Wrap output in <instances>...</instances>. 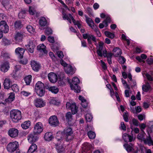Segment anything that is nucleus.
<instances>
[{"label": "nucleus", "mask_w": 153, "mask_h": 153, "mask_svg": "<svg viewBox=\"0 0 153 153\" xmlns=\"http://www.w3.org/2000/svg\"><path fill=\"white\" fill-rule=\"evenodd\" d=\"M9 58L8 54L4 51H2L0 55V58L2 59H6Z\"/></svg>", "instance_id": "obj_30"}, {"label": "nucleus", "mask_w": 153, "mask_h": 153, "mask_svg": "<svg viewBox=\"0 0 153 153\" xmlns=\"http://www.w3.org/2000/svg\"><path fill=\"white\" fill-rule=\"evenodd\" d=\"M50 102L52 104L56 105H58L59 103V102L55 99H53L51 100L50 101Z\"/></svg>", "instance_id": "obj_52"}, {"label": "nucleus", "mask_w": 153, "mask_h": 153, "mask_svg": "<svg viewBox=\"0 0 153 153\" xmlns=\"http://www.w3.org/2000/svg\"><path fill=\"white\" fill-rule=\"evenodd\" d=\"M38 139L37 137L32 134H29L27 137L28 140L30 143L35 142L37 141Z\"/></svg>", "instance_id": "obj_15"}, {"label": "nucleus", "mask_w": 153, "mask_h": 153, "mask_svg": "<svg viewBox=\"0 0 153 153\" xmlns=\"http://www.w3.org/2000/svg\"><path fill=\"white\" fill-rule=\"evenodd\" d=\"M128 137H129V135L126 133H125L123 134L122 137L125 142H127L128 141Z\"/></svg>", "instance_id": "obj_54"}, {"label": "nucleus", "mask_w": 153, "mask_h": 153, "mask_svg": "<svg viewBox=\"0 0 153 153\" xmlns=\"http://www.w3.org/2000/svg\"><path fill=\"white\" fill-rule=\"evenodd\" d=\"M37 94L39 97L43 96L45 94V88L35 90Z\"/></svg>", "instance_id": "obj_26"}, {"label": "nucleus", "mask_w": 153, "mask_h": 153, "mask_svg": "<svg viewBox=\"0 0 153 153\" xmlns=\"http://www.w3.org/2000/svg\"><path fill=\"white\" fill-rule=\"evenodd\" d=\"M48 39L51 43H53L54 42V38L53 37L49 36L48 38Z\"/></svg>", "instance_id": "obj_59"}, {"label": "nucleus", "mask_w": 153, "mask_h": 153, "mask_svg": "<svg viewBox=\"0 0 153 153\" xmlns=\"http://www.w3.org/2000/svg\"><path fill=\"white\" fill-rule=\"evenodd\" d=\"M128 114L127 113L125 112L123 115V119L125 121L127 122L128 121Z\"/></svg>", "instance_id": "obj_51"}, {"label": "nucleus", "mask_w": 153, "mask_h": 153, "mask_svg": "<svg viewBox=\"0 0 153 153\" xmlns=\"http://www.w3.org/2000/svg\"><path fill=\"white\" fill-rule=\"evenodd\" d=\"M2 42L5 45H8L10 44V41L7 39L4 38L2 39Z\"/></svg>", "instance_id": "obj_46"}, {"label": "nucleus", "mask_w": 153, "mask_h": 153, "mask_svg": "<svg viewBox=\"0 0 153 153\" xmlns=\"http://www.w3.org/2000/svg\"><path fill=\"white\" fill-rule=\"evenodd\" d=\"M28 62V60L26 58H24L22 60H21L19 62L20 64L23 65H26Z\"/></svg>", "instance_id": "obj_55"}, {"label": "nucleus", "mask_w": 153, "mask_h": 153, "mask_svg": "<svg viewBox=\"0 0 153 153\" xmlns=\"http://www.w3.org/2000/svg\"><path fill=\"white\" fill-rule=\"evenodd\" d=\"M88 39H91L93 41L96 42V38L92 35L88 34Z\"/></svg>", "instance_id": "obj_56"}, {"label": "nucleus", "mask_w": 153, "mask_h": 153, "mask_svg": "<svg viewBox=\"0 0 153 153\" xmlns=\"http://www.w3.org/2000/svg\"><path fill=\"white\" fill-rule=\"evenodd\" d=\"M37 149V146L34 143L31 144L27 151V153H33L35 152Z\"/></svg>", "instance_id": "obj_19"}, {"label": "nucleus", "mask_w": 153, "mask_h": 153, "mask_svg": "<svg viewBox=\"0 0 153 153\" xmlns=\"http://www.w3.org/2000/svg\"><path fill=\"white\" fill-rule=\"evenodd\" d=\"M51 47L53 51H55L59 49V47L58 44L57 43L51 45Z\"/></svg>", "instance_id": "obj_39"}, {"label": "nucleus", "mask_w": 153, "mask_h": 153, "mask_svg": "<svg viewBox=\"0 0 153 153\" xmlns=\"http://www.w3.org/2000/svg\"><path fill=\"white\" fill-rule=\"evenodd\" d=\"M43 130V125L41 122L36 123L34 126L33 132L35 134L40 133Z\"/></svg>", "instance_id": "obj_4"}, {"label": "nucleus", "mask_w": 153, "mask_h": 153, "mask_svg": "<svg viewBox=\"0 0 153 153\" xmlns=\"http://www.w3.org/2000/svg\"><path fill=\"white\" fill-rule=\"evenodd\" d=\"M26 28L28 31L31 33L35 31V29L30 25H28L26 27Z\"/></svg>", "instance_id": "obj_44"}, {"label": "nucleus", "mask_w": 153, "mask_h": 153, "mask_svg": "<svg viewBox=\"0 0 153 153\" xmlns=\"http://www.w3.org/2000/svg\"><path fill=\"white\" fill-rule=\"evenodd\" d=\"M45 88L44 84L40 81L38 82L35 86V90Z\"/></svg>", "instance_id": "obj_24"}, {"label": "nucleus", "mask_w": 153, "mask_h": 153, "mask_svg": "<svg viewBox=\"0 0 153 153\" xmlns=\"http://www.w3.org/2000/svg\"><path fill=\"white\" fill-rule=\"evenodd\" d=\"M30 121H27L24 122L23 124H22L21 126L23 129H26L29 127L30 125Z\"/></svg>", "instance_id": "obj_31"}, {"label": "nucleus", "mask_w": 153, "mask_h": 153, "mask_svg": "<svg viewBox=\"0 0 153 153\" xmlns=\"http://www.w3.org/2000/svg\"><path fill=\"white\" fill-rule=\"evenodd\" d=\"M21 94L27 97L30 94V93L25 91H23L21 92Z\"/></svg>", "instance_id": "obj_63"}, {"label": "nucleus", "mask_w": 153, "mask_h": 153, "mask_svg": "<svg viewBox=\"0 0 153 153\" xmlns=\"http://www.w3.org/2000/svg\"><path fill=\"white\" fill-rule=\"evenodd\" d=\"M28 47H32L35 48L36 45L33 41H30L27 45Z\"/></svg>", "instance_id": "obj_49"}, {"label": "nucleus", "mask_w": 153, "mask_h": 153, "mask_svg": "<svg viewBox=\"0 0 153 153\" xmlns=\"http://www.w3.org/2000/svg\"><path fill=\"white\" fill-rule=\"evenodd\" d=\"M136 113H139L141 111L142 109L141 107L140 106H137L135 107Z\"/></svg>", "instance_id": "obj_61"}, {"label": "nucleus", "mask_w": 153, "mask_h": 153, "mask_svg": "<svg viewBox=\"0 0 153 153\" xmlns=\"http://www.w3.org/2000/svg\"><path fill=\"white\" fill-rule=\"evenodd\" d=\"M30 65L32 69L34 71H37L40 68V64L39 63L34 60L31 61Z\"/></svg>", "instance_id": "obj_10"}, {"label": "nucleus", "mask_w": 153, "mask_h": 153, "mask_svg": "<svg viewBox=\"0 0 153 153\" xmlns=\"http://www.w3.org/2000/svg\"><path fill=\"white\" fill-rule=\"evenodd\" d=\"M124 146L128 152H131L133 149V148L131 146L127 143L124 144Z\"/></svg>", "instance_id": "obj_35"}, {"label": "nucleus", "mask_w": 153, "mask_h": 153, "mask_svg": "<svg viewBox=\"0 0 153 153\" xmlns=\"http://www.w3.org/2000/svg\"><path fill=\"white\" fill-rule=\"evenodd\" d=\"M46 46L43 44L39 45L37 47L38 51L45 54H47L48 53L46 49Z\"/></svg>", "instance_id": "obj_16"}, {"label": "nucleus", "mask_w": 153, "mask_h": 153, "mask_svg": "<svg viewBox=\"0 0 153 153\" xmlns=\"http://www.w3.org/2000/svg\"><path fill=\"white\" fill-rule=\"evenodd\" d=\"M12 83L9 78H6L4 80L3 82V85L4 88L5 89H8L10 87Z\"/></svg>", "instance_id": "obj_14"}, {"label": "nucleus", "mask_w": 153, "mask_h": 153, "mask_svg": "<svg viewBox=\"0 0 153 153\" xmlns=\"http://www.w3.org/2000/svg\"><path fill=\"white\" fill-rule=\"evenodd\" d=\"M113 52L114 53V54L116 57H117L121 55L122 53L121 50L117 47L113 49Z\"/></svg>", "instance_id": "obj_25"}, {"label": "nucleus", "mask_w": 153, "mask_h": 153, "mask_svg": "<svg viewBox=\"0 0 153 153\" xmlns=\"http://www.w3.org/2000/svg\"><path fill=\"white\" fill-rule=\"evenodd\" d=\"M70 109L71 110L73 114H75L77 112V108L75 103L71 104V106Z\"/></svg>", "instance_id": "obj_29"}, {"label": "nucleus", "mask_w": 153, "mask_h": 153, "mask_svg": "<svg viewBox=\"0 0 153 153\" xmlns=\"http://www.w3.org/2000/svg\"><path fill=\"white\" fill-rule=\"evenodd\" d=\"M57 54L58 56L60 58H62L64 56L63 52L61 51H58Z\"/></svg>", "instance_id": "obj_62"}, {"label": "nucleus", "mask_w": 153, "mask_h": 153, "mask_svg": "<svg viewBox=\"0 0 153 153\" xmlns=\"http://www.w3.org/2000/svg\"><path fill=\"white\" fill-rule=\"evenodd\" d=\"M86 21L87 23L89 26H91V25L94 24V22L92 19L86 17Z\"/></svg>", "instance_id": "obj_40"}, {"label": "nucleus", "mask_w": 153, "mask_h": 153, "mask_svg": "<svg viewBox=\"0 0 153 153\" xmlns=\"http://www.w3.org/2000/svg\"><path fill=\"white\" fill-rule=\"evenodd\" d=\"M70 87L72 90H74L76 93H79L80 92V88L78 87V85H74L72 83H70Z\"/></svg>", "instance_id": "obj_20"}, {"label": "nucleus", "mask_w": 153, "mask_h": 153, "mask_svg": "<svg viewBox=\"0 0 153 153\" xmlns=\"http://www.w3.org/2000/svg\"><path fill=\"white\" fill-rule=\"evenodd\" d=\"M49 123L51 126L54 127L58 125L59 121L56 116L53 115L51 116L48 120Z\"/></svg>", "instance_id": "obj_6"}, {"label": "nucleus", "mask_w": 153, "mask_h": 153, "mask_svg": "<svg viewBox=\"0 0 153 153\" xmlns=\"http://www.w3.org/2000/svg\"><path fill=\"white\" fill-rule=\"evenodd\" d=\"M132 122L133 124L136 126H138L140 124L138 120L134 118H133L132 119Z\"/></svg>", "instance_id": "obj_48"}, {"label": "nucleus", "mask_w": 153, "mask_h": 153, "mask_svg": "<svg viewBox=\"0 0 153 153\" xmlns=\"http://www.w3.org/2000/svg\"><path fill=\"white\" fill-rule=\"evenodd\" d=\"M73 131L70 127L65 128L61 133H57L56 136V139L59 142L55 145L56 148L59 150V146L63 138L64 137L65 140L68 141L71 139V135L73 134Z\"/></svg>", "instance_id": "obj_1"}, {"label": "nucleus", "mask_w": 153, "mask_h": 153, "mask_svg": "<svg viewBox=\"0 0 153 153\" xmlns=\"http://www.w3.org/2000/svg\"><path fill=\"white\" fill-rule=\"evenodd\" d=\"M103 43L102 42H100L99 44L98 49L97 51V53L99 56L100 57L102 56V51L103 49Z\"/></svg>", "instance_id": "obj_18"}, {"label": "nucleus", "mask_w": 153, "mask_h": 153, "mask_svg": "<svg viewBox=\"0 0 153 153\" xmlns=\"http://www.w3.org/2000/svg\"><path fill=\"white\" fill-rule=\"evenodd\" d=\"M32 80V76L31 75H29L26 76L25 78V81L26 85H29Z\"/></svg>", "instance_id": "obj_33"}, {"label": "nucleus", "mask_w": 153, "mask_h": 153, "mask_svg": "<svg viewBox=\"0 0 153 153\" xmlns=\"http://www.w3.org/2000/svg\"><path fill=\"white\" fill-rule=\"evenodd\" d=\"M146 140L149 144L153 145V141L151 139L150 136L147 137L146 138Z\"/></svg>", "instance_id": "obj_58"}, {"label": "nucleus", "mask_w": 153, "mask_h": 153, "mask_svg": "<svg viewBox=\"0 0 153 153\" xmlns=\"http://www.w3.org/2000/svg\"><path fill=\"white\" fill-rule=\"evenodd\" d=\"M72 84L74 85H78L79 83V80L77 77H74L72 79Z\"/></svg>", "instance_id": "obj_41"}, {"label": "nucleus", "mask_w": 153, "mask_h": 153, "mask_svg": "<svg viewBox=\"0 0 153 153\" xmlns=\"http://www.w3.org/2000/svg\"><path fill=\"white\" fill-rule=\"evenodd\" d=\"M44 138L45 140L50 141L53 138V136L51 132H48L45 133L44 136Z\"/></svg>", "instance_id": "obj_21"}, {"label": "nucleus", "mask_w": 153, "mask_h": 153, "mask_svg": "<svg viewBox=\"0 0 153 153\" xmlns=\"http://www.w3.org/2000/svg\"><path fill=\"white\" fill-rule=\"evenodd\" d=\"M92 118L93 117L91 114L88 113L86 114L85 116V119L87 122H91Z\"/></svg>", "instance_id": "obj_36"}, {"label": "nucleus", "mask_w": 153, "mask_h": 153, "mask_svg": "<svg viewBox=\"0 0 153 153\" xmlns=\"http://www.w3.org/2000/svg\"><path fill=\"white\" fill-rule=\"evenodd\" d=\"M146 76L147 79L150 81H152L153 80V77L148 74H146Z\"/></svg>", "instance_id": "obj_57"}, {"label": "nucleus", "mask_w": 153, "mask_h": 153, "mask_svg": "<svg viewBox=\"0 0 153 153\" xmlns=\"http://www.w3.org/2000/svg\"><path fill=\"white\" fill-rule=\"evenodd\" d=\"M0 31L5 33L8 32L9 27L6 22L1 21L0 22Z\"/></svg>", "instance_id": "obj_5"}, {"label": "nucleus", "mask_w": 153, "mask_h": 153, "mask_svg": "<svg viewBox=\"0 0 153 153\" xmlns=\"http://www.w3.org/2000/svg\"><path fill=\"white\" fill-rule=\"evenodd\" d=\"M15 52L18 57L21 59L23 57L25 50L22 48L19 47L16 49Z\"/></svg>", "instance_id": "obj_11"}, {"label": "nucleus", "mask_w": 153, "mask_h": 153, "mask_svg": "<svg viewBox=\"0 0 153 153\" xmlns=\"http://www.w3.org/2000/svg\"><path fill=\"white\" fill-rule=\"evenodd\" d=\"M81 105L83 108H85L88 105L87 103L86 102V100L85 101H83L81 102Z\"/></svg>", "instance_id": "obj_60"}, {"label": "nucleus", "mask_w": 153, "mask_h": 153, "mask_svg": "<svg viewBox=\"0 0 153 153\" xmlns=\"http://www.w3.org/2000/svg\"><path fill=\"white\" fill-rule=\"evenodd\" d=\"M105 34L107 36L111 39H113L114 37V33L108 31H105Z\"/></svg>", "instance_id": "obj_38"}, {"label": "nucleus", "mask_w": 153, "mask_h": 153, "mask_svg": "<svg viewBox=\"0 0 153 153\" xmlns=\"http://www.w3.org/2000/svg\"><path fill=\"white\" fill-rule=\"evenodd\" d=\"M19 131L15 128H11L8 131V134L9 136L12 138H15L18 136Z\"/></svg>", "instance_id": "obj_9"}, {"label": "nucleus", "mask_w": 153, "mask_h": 153, "mask_svg": "<svg viewBox=\"0 0 153 153\" xmlns=\"http://www.w3.org/2000/svg\"><path fill=\"white\" fill-rule=\"evenodd\" d=\"M48 77L50 81L52 83L56 82L57 80V75L53 72L49 73L48 74Z\"/></svg>", "instance_id": "obj_12"}, {"label": "nucleus", "mask_w": 153, "mask_h": 153, "mask_svg": "<svg viewBox=\"0 0 153 153\" xmlns=\"http://www.w3.org/2000/svg\"><path fill=\"white\" fill-rule=\"evenodd\" d=\"M65 71L67 74L71 73L73 71V68L71 66H66L64 68Z\"/></svg>", "instance_id": "obj_34"}, {"label": "nucleus", "mask_w": 153, "mask_h": 153, "mask_svg": "<svg viewBox=\"0 0 153 153\" xmlns=\"http://www.w3.org/2000/svg\"><path fill=\"white\" fill-rule=\"evenodd\" d=\"M151 88V86L149 82H147L145 84L143 85L142 89L143 91L147 92Z\"/></svg>", "instance_id": "obj_28"}, {"label": "nucleus", "mask_w": 153, "mask_h": 153, "mask_svg": "<svg viewBox=\"0 0 153 153\" xmlns=\"http://www.w3.org/2000/svg\"><path fill=\"white\" fill-rule=\"evenodd\" d=\"M66 119L68 121V124H71L70 122L72 120V114L71 112H67L66 114Z\"/></svg>", "instance_id": "obj_27"}, {"label": "nucleus", "mask_w": 153, "mask_h": 153, "mask_svg": "<svg viewBox=\"0 0 153 153\" xmlns=\"http://www.w3.org/2000/svg\"><path fill=\"white\" fill-rule=\"evenodd\" d=\"M19 147V143L15 141L13 142H10L6 146V149L9 152L12 153L17 150Z\"/></svg>", "instance_id": "obj_3"}, {"label": "nucleus", "mask_w": 153, "mask_h": 153, "mask_svg": "<svg viewBox=\"0 0 153 153\" xmlns=\"http://www.w3.org/2000/svg\"><path fill=\"white\" fill-rule=\"evenodd\" d=\"M12 90L16 92L18 91L19 89L17 85L16 84H14L11 85Z\"/></svg>", "instance_id": "obj_42"}, {"label": "nucleus", "mask_w": 153, "mask_h": 153, "mask_svg": "<svg viewBox=\"0 0 153 153\" xmlns=\"http://www.w3.org/2000/svg\"><path fill=\"white\" fill-rule=\"evenodd\" d=\"M10 115L12 121L15 123L18 122L22 118L21 111L18 110H12Z\"/></svg>", "instance_id": "obj_2"}, {"label": "nucleus", "mask_w": 153, "mask_h": 153, "mask_svg": "<svg viewBox=\"0 0 153 153\" xmlns=\"http://www.w3.org/2000/svg\"><path fill=\"white\" fill-rule=\"evenodd\" d=\"M24 35L22 32H17L14 36V39L17 42H22Z\"/></svg>", "instance_id": "obj_13"}, {"label": "nucleus", "mask_w": 153, "mask_h": 153, "mask_svg": "<svg viewBox=\"0 0 153 153\" xmlns=\"http://www.w3.org/2000/svg\"><path fill=\"white\" fill-rule=\"evenodd\" d=\"M15 99V94L13 93H10L9 94L8 98L5 100L6 102H11Z\"/></svg>", "instance_id": "obj_23"}, {"label": "nucleus", "mask_w": 153, "mask_h": 153, "mask_svg": "<svg viewBox=\"0 0 153 153\" xmlns=\"http://www.w3.org/2000/svg\"><path fill=\"white\" fill-rule=\"evenodd\" d=\"M10 68V64L7 62H4L2 63L0 66L1 71L4 73L7 72Z\"/></svg>", "instance_id": "obj_8"}, {"label": "nucleus", "mask_w": 153, "mask_h": 153, "mask_svg": "<svg viewBox=\"0 0 153 153\" xmlns=\"http://www.w3.org/2000/svg\"><path fill=\"white\" fill-rule=\"evenodd\" d=\"M14 26L16 29L20 28L22 27L23 25L22 24V22L20 20H18L14 23Z\"/></svg>", "instance_id": "obj_32"}, {"label": "nucleus", "mask_w": 153, "mask_h": 153, "mask_svg": "<svg viewBox=\"0 0 153 153\" xmlns=\"http://www.w3.org/2000/svg\"><path fill=\"white\" fill-rule=\"evenodd\" d=\"M29 11L30 14L31 15H34L36 12V11L34 9L31 7H29Z\"/></svg>", "instance_id": "obj_45"}, {"label": "nucleus", "mask_w": 153, "mask_h": 153, "mask_svg": "<svg viewBox=\"0 0 153 153\" xmlns=\"http://www.w3.org/2000/svg\"><path fill=\"white\" fill-rule=\"evenodd\" d=\"M36 153H45V150L44 149H40L37 150Z\"/></svg>", "instance_id": "obj_64"}, {"label": "nucleus", "mask_w": 153, "mask_h": 153, "mask_svg": "<svg viewBox=\"0 0 153 153\" xmlns=\"http://www.w3.org/2000/svg\"><path fill=\"white\" fill-rule=\"evenodd\" d=\"M39 25L41 26H45L47 24V21L44 17H41L39 20Z\"/></svg>", "instance_id": "obj_22"}, {"label": "nucleus", "mask_w": 153, "mask_h": 153, "mask_svg": "<svg viewBox=\"0 0 153 153\" xmlns=\"http://www.w3.org/2000/svg\"><path fill=\"white\" fill-rule=\"evenodd\" d=\"M7 19V16L3 13L0 14V20L6 22Z\"/></svg>", "instance_id": "obj_47"}, {"label": "nucleus", "mask_w": 153, "mask_h": 153, "mask_svg": "<svg viewBox=\"0 0 153 153\" xmlns=\"http://www.w3.org/2000/svg\"><path fill=\"white\" fill-rule=\"evenodd\" d=\"M89 26L91 27L95 32H99L98 28L97 26L96 25H94V24H93L91 25V26Z\"/></svg>", "instance_id": "obj_53"}, {"label": "nucleus", "mask_w": 153, "mask_h": 153, "mask_svg": "<svg viewBox=\"0 0 153 153\" xmlns=\"http://www.w3.org/2000/svg\"><path fill=\"white\" fill-rule=\"evenodd\" d=\"M88 134L89 138L91 139H94L96 136L95 133L92 131H89L88 132Z\"/></svg>", "instance_id": "obj_37"}, {"label": "nucleus", "mask_w": 153, "mask_h": 153, "mask_svg": "<svg viewBox=\"0 0 153 153\" xmlns=\"http://www.w3.org/2000/svg\"><path fill=\"white\" fill-rule=\"evenodd\" d=\"M34 104L37 108H41L44 106L45 102L42 99L37 98L34 100Z\"/></svg>", "instance_id": "obj_7"}, {"label": "nucleus", "mask_w": 153, "mask_h": 153, "mask_svg": "<svg viewBox=\"0 0 153 153\" xmlns=\"http://www.w3.org/2000/svg\"><path fill=\"white\" fill-rule=\"evenodd\" d=\"M45 87L46 89H48L49 91L55 94H57L59 91V89L56 86H54L49 87L48 86H45Z\"/></svg>", "instance_id": "obj_17"}, {"label": "nucleus", "mask_w": 153, "mask_h": 153, "mask_svg": "<svg viewBox=\"0 0 153 153\" xmlns=\"http://www.w3.org/2000/svg\"><path fill=\"white\" fill-rule=\"evenodd\" d=\"M45 32L46 34L48 35L52 34V31L51 28H47L45 29Z\"/></svg>", "instance_id": "obj_50"}, {"label": "nucleus", "mask_w": 153, "mask_h": 153, "mask_svg": "<svg viewBox=\"0 0 153 153\" xmlns=\"http://www.w3.org/2000/svg\"><path fill=\"white\" fill-rule=\"evenodd\" d=\"M126 61L125 59L122 56H120L118 59V62L121 64H124Z\"/></svg>", "instance_id": "obj_43"}]
</instances>
